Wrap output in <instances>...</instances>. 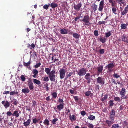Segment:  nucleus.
I'll list each match as a JSON object with an SVG mask.
<instances>
[{
    "mask_svg": "<svg viewBox=\"0 0 128 128\" xmlns=\"http://www.w3.org/2000/svg\"><path fill=\"white\" fill-rule=\"evenodd\" d=\"M122 41L128 43V36L126 34H123L121 37Z\"/></svg>",
    "mask_w": 128,
    "mask_h": 128,
    "instance_id": "9b49d317",
    "label": "nucleus"
},
{
    "mask_svg": "<svg viewBox=\"0 0 128 128\" xmlns=\"http://www.w3.org/2000/svg\"><path fill=\"white\" fill-rule=\"evenodd\" d=\"M55 70L51 71L50 73L48 74V77L51 81L55 82L56 79V75L55 74Z\"/></svg>",
    "mask_w": 128,
    "mask_h": 128,
    "instance_id": "f03ea898",
    "label": "nucleus"
},
{
    "mask_svg": "<svg viewBox=\"0 0 128 128\" xmlns=\"http://www.w3.org/2000/svg\"><path fill=\"white\" fill-rule=\"evenodd\" d=\"M127 25L124 24H121L120 27L121 29H125L126 28Z\"/></svg>",
    "mask_w": 128,
    "mask_h": 128,
    "instance_id": "7c9ffc66",
    "label": "nucleus"
},
{
    "mask_svg": "<svg viewBox=\"0 0 128 128\" xmlns=\"http://www.w3.org/2000/svg\"><path fill=\"white\" fill-rule=\"evenodd\" d=\"M92 9L94 12H95L97 9L98 6L95 3L93 4L91 6Z\"/></svg>",
    "mask_w": 128,
    "mask_h": 128,
    "instance_id": "aec40b11",
    "label": "nucleus"
},
{
    "mask_svg": "<svg viewBox=\"0 0 128 128\" xmlns=\"http://www.w3.org/2000/svg\"><path fill=\"white\" fill-rule=\"evenodd\" d=\"M59 72L60 78L61 79H62L64 78L65 76L66 70L64 69H61L59 70Z\"/></svg>",
    "mask_w": 128,
    "mask_h": 128,
    "instance_id": "39448f33",
    "label": "nucleus"
},
{
    "mask_svg": "<svg viewBox=\"0 0 128 128\" xmlns=\"http://www.w3.org/2000/svg\"><path fill=\"white\" fill-rule=\"evenodd\" d=\"M104 50L103 49H102L99 50V53L100 54H103L104 52Z\"/></svg>",
    "mask_w": 128,
    "mask_h": 128,
    "instance_id": "052dcab7",
    "label": "nucleus"
},
{
    "mask_svg": "<svg viewBox=\"0 0 128 128\" xmlns=\"http://www.w3.org/2000/svg\"><path fill=\"white\" fill-rule=\"evenodd\" d=\"M28 84L30 90L34 89V86L31 80H30L28 81Z\"/></svg>",
    "mask_w": 128,
    "mask_h": 128,
    "instance_id": "6e6552de",
    "label": "nucleus"
},
{
    "mask_svg": "<svg viewBox=\"0 0 128 128\" xmlns=\"http://www.w3.org/2000/svg\"><path fill=\"white\" fill-rule=\"evenodd\" d=\"M94 35L96 36H97L98 35V32L97 30H95L94 31Z\"/></svg>",
    "mask_w": 128,
    "mask_h": 128,
    "instance_id": "0e129e2a",
    "label": "nucleus"
},
{
    "mask_svg": "<svg viewBox=\"0 0 128 128\" xmlns=\"http://www.w3.org/2000/svg\"><path fill=\"white\" fill-rule=\"evenodd\" d=\"M51 69L48 68H45V72L47 74H48L50 72Z\"/></svg>",
    "mask_w": 128,
    "mask_h": 128,
    "instance_id": "473e14b6",
    "label": "nucleus"
},
{
    "mask_svg": "<svg viewBox=\"0 0 128 128\" xmlns=\"http://www.w3.org/2000/svg\"><path fill=\"white\" fill-rule=\"evenodd\" d=\"M64 104H60L57 106V109L59 111H60L64 108Z\"/></svg>",
    "mask_w": 128,
    "mask_h": 128,
    "instance_id": "6ab92c4d",
    "label": "nucleus"
},
{
    "mask_svg": "<svg viewBox=\"0 0 128 128\" xmlns=\"http://www.w3.org/2000/svg\"><path fill=\"white\" fill-rule=\"evenodd\" d=\"M49 121L46 118L44 120L43 124L44 125L48 126L49 125Z\"/></svg>",
    "mask_w": 128,
    "mask_h": 128,
    "instance_id": "393cba45",
    "label": "nucleus"
},
{
    "mask_svg": "<svg viewBox=\"0 0 128 128\" xmlns=\"http://www.w3.org/2000/svg\"><path fill=\"white\" fill-rule=\"evenodd\" d=\"M81 114L83 116H84L86 114V112L84 111H82L80 112Z\"/></svg>",
    "mask_w": 128,
    "mask_h": 128,
    "instance_id": "338daca9",
    "label": "nucleus"
},
{
    "mask_svg": "<svg viewBox=\"0 0 128 128\" xmlns=\"http://www.w3.org/2000/svg\"><path fill=\"white\" fill-rule=\"evenodd\" d=\"M32 72L34 74L32 75V76L34 78H36L38 73V71L36 69H34L33 70Z\"/></svg>",
    "mask_w": 128,
    "mask_h": 128,
    "instance_id": "f3484780",
    "label": "nucleus"
},
{
    "mask_svg": "<svg viewBox=\"0 0 128 128\" xmlns=\"http://www.w3.org/2000/svg\"><path fill=\"white\" fill-rule=\"evenodd\" d=\"M82 6L81 3H78L77 5H74V8L75 10H77L79 11L80 10V8Z\"/></svg>",
    "mask_w": 128,
    "mask_h": 128,
    "instance_id": "ddd939ff",
    "label": "nucleus"
},
{
    "mask_svg": "<svg viewBox=\"0 0 128 128\" xmlns=\"http://www.w3.org/2000/svg\"><path fill=\"white\" fill-rule=\"evenodd\" d=\"M2 104L4 105V106L6 108H8L10 105L9 102L7 100H6V101L4 100L2 101Z\"/></svg>",
    "mask_w": 128,
    "mask_h": 128,
    "instance_id": "1a4fd4ad",
    "label": "nucleus"
},
{
    "mask_svg": "<svg viewBox=\"0 0 128 128\" xmlns=\"http://www.w3.org/2000/svg\"><path fill=\"white\" fill-rule=\"evenodd\" d=\"M90 20L89 16L86 15L83 18L82 20H80L84 23V25L89 26L91 24L90 22Z\"/></svg>",
    "mask_w": 128,
    "mask_h": 128,
    "instance_id": "f257e3e1",
    "label": "nucleus"
},
{
    "mask_svg": "<svg viewBox=\"0 0 128 128\" xmlns=\"http://www.w3.org/2000/svg\"><path fill=\"white\" fill-rule=\"evenodd\" d=\"M108 95L107 94H105L104 95V97H103L101 99V100L102 102H105V100H106L108 98Z\"/></svg>",
    "mask_w": 128,
    "mask_h": 128,
    "instance_id": "79ce46f5",
    "label": "nucleus"
},
{
    "mask_svg": "<svg viewBox=\"0 0 128 128\" xmlns=\"http://www.w3.org/2000/svg\"><path fill=\"white\" fill-rule=\"evenodd\" d=\"M116 1H118L119 4H124V0H116Z\"/></svg>",
    "mask_w": 128,
    "mask_h": 128,
    "instance_id": "4d7b16f0",
    "label": "nucleus"
},
{
    "mask_svg": "<svg viewBox=\"0 0 128 128\" xmlns=\"http://www.w3.org/2000/svg\"><path fill=\"white\" fill-rule=\"evenodd\" d=\"M95 118L94 116L93 115L89 116H88V118L91 120H93Z\"/></svg>",
    "mask_w": 128,
    "mask_h": 128,
    "instance_id": "a18cd8bd",
    "label": "nucleus"
},
{
    "mask_svg": "<svg viewBox=\"0 0 128 128\" xmlns=\"http://www.w3.org/2000/svg\"><path fill=\"white\" fill-rule=\"evenodd\" d=\"M114 103L112 100H110L109 102V106L110 107L113 106Z\"/></svg>",
    "mask_w": 128,
    "mask_h": 128,
    "instance_id": "864d4df0",
    "label": "nucleus"
},
{
    "mask_svg": "<svg viewBox=\"0 0 128 128\" xmlns=\"http://www.w3.org/2000/svg\"><path fill=\"white\" fill-rule=\"evenodd\" d=\"M114 100L116 102H120V98L118 97H114Z\"/></svg>",
    "mask_w": 128,
    "mask_h": 128,
    "instance_id": "8fccbe9b",
    "label": "nucleus"
},
{
    "mask_svg": "<svg viewBox=\"0 0 128 128\" xmlns=\"http://www.w3.org/2000/svg\"><path fill=\"white\" fill-rule=\"evenodd\" d=\"M120 11L121 12V16H124L128 13V10L126 8H125L124 10H120Z\"/></svg>",
    "mask_w": 128,
    "mask_h": 128,
    "instance_id": "dca6fc26",
    "label": "nucleus"
},
{
    "mask_svg": "<svg viewBox=\"0 0 128 128\" xmlns=\"http://www.w3.org/2000/svg\"><path fill=\"white\" fill-rule=\"evenodd\" d=\"M113 76L116 78H118L120 77L119 75L118 74H117L114 73L113 75Z\"/></svg>",
    "mask_w": 128,
    "mask_h": 128,
    "instance_id": "69168bd1",
    "label": "nucleus"
},
{
    "mask_svg": "<svg viewBox=\"0 0 128 128\" xmlns=\"http://www.w3.org/2000/svg\"><path fill=\"white\" fill-rule=\"evenodd\" d=\"M58 55H57L56 54H54V55H52V60H53V62H56V59L57 58V56Z\"/></svg>",
    "mask_w": 128,
    "mask_h": 128,
    "instance_id": "e433bc0d",
    "label": "nucleus"
},
{
    "mask_svg": "<svg viewBox=\"0 0 128 128\" xmlns=\"http://www.w3.org/2000/svg\"><path fill=\"white\" fill-rule=\"evenodd\" d=\"M52 95L53 98H55L57 96V93L56 92H53L52 94Z\"/></svg>",
    "mask_w": 128,
    "mask_h": 128,
    "instance_id": "37998d69",
    "label": "nucleus"
},
{
    "mask_svg": "<svg viewBox=\"0 0 128 128\" xmlns=\"http://www.w3.org/2000/svg\"><path fill=\"white\" fill-rule=\"evenodd\" d=\"M99 6L98 8V10L100 12H102L103 10V8L104 6H102L100 5H99Z\"/></svg>",
    "mask_w": 128,
    "mask_h": 128,
    "instance_id": "09e8293b",
    "label": "nucleus"
},
{
    "mask_svg": "<svg viewBox=\"0 0 128 128\" xmlns=\"http://www.w3.org/2000/svg\"><path fill=\"white\" fill-rule=\"evenodd\" d=\"M20 78L22 81L24 82L25 81L26 78L23 75H22L20 77Z\"/></svg>",
    "mask_w": 128,
    "mask_h": 128,
    "instance_id": "bf43d9fd",
    "label": "nucleus"
},
{
    "mask_svg": "<svg viewBox=\"0 0 128 128\" xmlns=\"http://www.w3.org/2000/svg\"><path fill=\"white\" fill-rule=\"evenodd\" d=\"M58 103H60V104H64V101L62 99L60 98H59L58 99Z\"/></svg>",
    "mask_w": 128,
    "mask_h": 128,
    "instance_id": "49530a36",
    "label": "nucleus"
},
{
    "mask_svg": "<svg viewBox=\"0 0 128 128\" xmlns=\"http://www.w3.org/2000/svg\"><path fill=\"white\" fill-rule=\"evenodd\" d=\"M112 34V33L110 31L105 33V36L106 38H107L110 36Z\"/></svg>",
    "mask_w": 128,
    "mask_h": 128,
    "instance_id": "2f4dec72",
    "label": "nucleus"
},
{
    "mask_svg": "<svg viewBox=\"0 0 128 128\" xmlns=\"http://www.w3.org/2000/svg\"><path fill=\"white\" fill-rule=\"evenodd\" d=\"M30 119H28L27 121L26 122L24 121V122L23 124L24 126L25 127L28 126L30 124Z\"/></svg>",
    "mask_w": 128,
    "mask_h": 128,
    "instance_id": "2eb2a0df",
    "label": "nucleus"
},
{
    "mask_svg": "<svg viewBox=\"0 0 128 128\" xmlns=\"http://www.w3.org/2000/svg\"><path fill=\"white\" fill-rule=\"evenodd\" d=\"M60 33L62 34H65L68 33V30H66L65 28H63L60 29Z\"/></svg>",
    "mask_w": 128,
    "mask_h": 128,
    "instance_id": "a211bd4d",
    "label": "nucleus"
},
{
    "mask_svg": "<svg viewBox=\"0 0 128 128\" xmlns=\"http://www.w3.org/2000/svg\"><path fill=\"white\" fill-rule=\"evenodd\" d=\"M30 63L31 62L30 61L28 62L27 63L24 62L23 63V64L24 66H28L30 65Z\"/></svg>",
    "mask_w": 128,
    "mask_h": 128,
    "instance_id": "c03bdc74",
    "label": "nucleus"
},
{
    "mask_svg": "<svg viewBox=\"0 0 128 128\" xmlns=\"http://www.w3.org/2000/svg\"><path fill=\"white\" fill-rule=\"evenodd\" d=\"M48 7H49V5H48L47 4H45L43 6V8L44 9L47 10L48 8Z\"/></svg>",
    "mask_w": 128,
    "mask_h": 128,
    "instance_id": "774afa93",
    "label": "nucleus"
},
{
    "mask_svg": "<svg viewBox=\"0 0 128 128\" xmlns=\"http://www.w3.org/2000/svg\"><path fill=\"white\" fill-rule=\"evenodd\" d=\"M115 122V121H113L112 120H106L105 121V122L107 124L108 126L110 127L111 126V125L114 123Z\"/></svg>",
    "mask_w": 128,
    "mask_h": 128,
    "instance_id": "f8f14e48",
    "label": "nucleus"
},
{
    "mask_svg": "<svg viewBox=\"0 0 128 128\" xmlns=\"http://www.w3.org/2000/svg\"><path fill=\"white\" fill-rule=\"evenodd\" d=\"M19 112L18 113V111L16 110L14 111L13 112V113L12 114V116H15L16 118L18 117L20 115L19 114H20L21 113V112L19 110Z\"/></svg>",
    "mask_w": 128,
    "mask_h": 128,
    "instance_id": "4468645a",
    "label": "nucleus"
},
{
    "mask_svg": "<svg viewBox=\"0 0 128 128\" xmlns=\"http://www.w3.org/2000/svg\"><path fill=\"white\" fill-rule=\"evenodd\" d=\"M103 68V66L100 65L96 68L97 70V73L98 75L100 73H102Z\"/></svg>",
    "mask_w": 128,
    "mask_h": 128,
    "instance_id": "9d476101",
    "label": "nucleus"
},
{
    "mask_svg": "<svg viewBox=\"0 0 128 128\" xmlns=\"http://www.w3.org/2000/svg\"><path fill=\"white\" fill-rule=\"evenodd\" d=\"M114 67V64L111 62L106 66L105 68L108 69L109 72H111L113 71L112 68Z\"/></svg>",
    "mask_w": 128,
    "mask_h": 128,
    "instance_id": "20e7f679",
    "label": "nucleus"
},
{
    "mask_svg": "<svg viewBox=\"0 0 128 128\" xmlns=\"http://www.w3.org/2000/svg\"><path fill=\"white\" fill-rule=\"evenodd\" d=\"M106 40L105 38H102V36H100L99 40L102 43H104L106 42Z\"/></svg>",
    "mask_w": 128,
    "mask_h": 128,
    "instance_id": "4c0bfd02",
    "label": "nucleus"
},
{
    "mask_svg": "<svg viewBox=\"0 0 128 128\" xmlns=\"http://www.w3.org/2000/svg\"><path fill=\"white\" fill-rule=\"evenodd\" d=\"M30 90L28 88H24L22 89V92L25 94H26L28 93Z\"/></svg>",
    "mask_w": 128,
    "mask_h": 128,
    "instance_id": "412c9836",
    "label": "nucleus"
},
{
    "mask_svg": "<svg viewBox=\"0 0 128 128\" xmlns=\"http://www.w3.org/2000/svg\"><path fill=\"white\" fill-rule=\"evenodd\" d=\"M115 111L114 109H112L111 111L110 112V114L113 115H115Z\"/></svg>",
    "mask_w": 128,
    "mask_h": 128,
    "instance_id": "de8ad7c7",
    "label": "nucleus"
},
{
    "mask_svg": "<svg viewBox=\"0 0 128 128\" xmlns=\"http://www.w3.org/2000/svg\"><path fill=\"white\" fill-rule=\"evenodd\" d=\"M126 94H120L121 96V99L122 100L123 99H127L128 97L126 96L125 95Z\"/></svg>",
    "mask_w": 128,
    "mask_h": 128,
    "instance_id": "72a5a7b5",
    "label": "nucleus"
},
{
    "mask_svg": "<svg viewBox=\"0 0 128 128\" xmlns=\"http://www.w3.org/2000/svg\"><path fill=\"white\" fill-rule=\"evenodd\" d=\"M85 95L86 96H89L90 94L93 95V93H91V92L90 91H88L85 93Z\"/></svg>",
    "mask_w": 128,
    "mask_h": 128,
    "instance_id": "ea45409f",
    "label": "nucleus"
},
{
    "mask_svg": "<svg viewBox=\"0 0 128 128\" xmlns=\"http://www.w3.org/2000/svg\"><path fill=\"white\" fill-rule=\"evenodd\" d=\"M120 127L118 124H114L112 125L111 128H119Z\"/></svg>",
    "mask_w": 128,
    "mask_h": 128,
    "instance_id": "58836bf2",
    "label": "nucleus"
},
{
    "mask_svg": "<svg viewBox=\"0 0 128 128\" xmlns=\"http://www.w3.org/2000/svg\"><path fill=\"white\" fill-rule=\"evenodd\" d=\"M27 47L28 48H29L30 49H32V48L34 49L35 47V46L33 43H32L31 45L28 44H27Z\"/></svg>",
    "mask_w": 128,
    "mask_h": 128,
    "instance_id": "5701e85b",
    "label": "nucleus"
},
{
    "mask_svg": "<svg viewBox=\"0 0 128 128\" xmlns=\"http://www.w3.org/2000/svg\"><path fill=\"white\" fill-rule=\"evenodd\" d=\"M50 6L52 8H54L58 6V4L54 2H52L50 4Z\"/></svg>",
    "mask_w": 128,
    "mask_h": 128,
    "instance_id": "cd10ccee",
    "label": "nucleus"
},
{
    "mask_svg": "<svg viewBox=\"0 0 128 128\" xmlns=\"http://www.w3.org/2000/svg\"><path fill=\"white\" fill-rule=\"evenodd\" d=\"M72 36L76 39L79 38L80 37V35L76 32L72 34Z\"/></svg>",
    "mask_w": 128,
    "mask_h": 128,
    "instance_id": "a878e982",
    "label": "nucleus"
},
{
    "mask_svg": "<svg viewBox=\"0 0 128 128\" xmlns=\"http://www.w3.org/2000/svg\"><path fill=\"white\" fill-rule=\"evenodd\" d=\"M112 10L113 13L115 15L117 14L116 13L117 10L116 7L114 6L112 8Z\"/></svg>",
    "mask_w": 128,
    "mask_h": 128,
    "instance_id": "c9c22d12",
    "label": "nucleus"
},
{
    "mask_svg": "<svg viewBox=\"0 0 128 128\" xmlns=\"http://www.w3.org/2000/svg\"><path fill=\"white\" fill-rule=\"evenodd\" d=\"M126 92L125 88H122L120 91L119 94H126Z\"/></svg>",
    "mask_w": 128,
    "mask_h": 128,
    "instance_id": "c85d7f7f",
    "label": "nucleus"
},
{
    "mask_svg": "<svg viewBox=\"0 0 128 128\" xmlns=\"http://www.w3.org/2000/svg\"><path fill=\"white\" fill-rule=\"evenodd\" d=\"M48 76H45L43 79V81L44 82H48L49 80Z\"/></svg>",
    "mask_w": 128,
    "mask_h": 128,
    "instance_id": "3c124183",
    "label": "nucleus"
},
{
    "mask_svg": "<svg viewBox=\"0 0 128 128\" xmlns=\"http://www.w3.org/2000/svg\"><path fill=\"white\" fill-rule=\"evenodd\" d=\"M74 74H75V71H74L73 72H70L69 73L67 72L66 74V75L67 76V78H68L69 77L71 76Z\"/></svg>",
    "mask_w": 128,
    "mask_h": 128,
    "instance_id": "4be33fe9",
    "label": "nucleus"
},
{
    "mask_svg": "<svg viewBox=\"0 0 128 128\" xmlns=\"http://www.w3.org/2000/svg\"><path fill=\"white\" fill-rule=\"evenodd\" d=\"M41 64L40 62L38 63H36V65L34 66V67L35 68H37L40 66Z\"/></svg>",
    "mask_w": 128,
    "mask_h": 128,
    "instance_id": "680f3d73",
    "label": "nucleus"
},
{
    "mask_svg": "<svg viewBox=\"0 0 128 128\" xmlns=\"http://www.w3.org/2000/svg\"><path fill=\"white\" fill-rule=\"evenodd\" d=\"M32 122L34 124H36V123L38 122L37 119L36 118L33 119Z\"/></svg>",
    "mask_w": 128,
    "mask_h": 128,
    "instance_id": "13d9d810",
    "label": "nucleus"
},
{
    "mask_svg": "<svg viewBox=\"0 0 128 128\" xmlns=\"http://www.w3.org/2000/svg\"><path fill=\"white\" fill-rule=\"evenodd\" d=\"M70 119L71 121L73 120L75 121L76 120V118L74 115V114L72 115L71 116V114H70Z\"/></svg>",
    "mask_w": 128,
    "mask_h": 128,
    "instance_id": "c756f323",
    "label": "nucleus"
},
{
    "mask_svg": "<svg viewBox=\"0 0 128 128\" xmlns=\"http://www.w3.org/2000/svg\"><path fill=\"white\" fill-rule=\"evenodd\" d=\"M78 74L79 76H83L86 74V68H83L79 69L78 71H76Z\"/></svg>",
    "mask_w": 128,
    "mask_h": 128,
    "instance_id": "7ed1b4c3",
    "label": "nucleus"
},
{
    "mask_svg": "<svg viewBox=\"0 0 128 128\" xmlns=\"http://www.w3.org/2000/svg\"><path fill=\"white\" fill-rule=\"evenodd\" d=\"M96 82L98 83L103 85L105 83V78L99 76L96 78Z\"/></svg>",
    "mask_w": 128,
    "mask_h": 128,
    "instance_id": "0eeeda50",
    "label": "nucleus"
},
{
    "mask_svg": "<svg viewBox=\"0 0 128 128\" xmlns=\"http://www.w3.org/2000/svg\"><path fill=\"white\" fill-rule=\"evenodd\" d=\"M33 81L34 84H35L38 85H39L41 84V83L40 81L36 79H33Z\"/></svg>",
    "mask_w": 128,
    "mask_h": 128,
    "instance_id": "b1692460",
    "label": "nucleus"
},
{
    "mask_svg": "<svg viewBox=\"0 0 128 128\" xmlns=\"http://www.w3.org/2000/svg\"><path fill=\"white\" fill-rule=\"evenodd\" d=\"M99 5H100L102 6H104V0H102L100 2Z\"/></svg>",
    "mask_w": 128,
    "mask_h": 128,
    "instance_id": "6e6d98bb",
    "label": "nucleus"
},
{
    "mask_svg": "<svg viewBox=\"0 0 128 128\" xmlns=\"http://www.w3.org/2000/svg\"><path fill=\"white\" fill-rule=\"evenodd\" d=\"M58 120V119L57 118H54L52 121V124H56V122Z\"/></svg>",
    "mask_w": 128,
    "mask_h": 128,
    "instance_id": "603ef678",
    "label": "nucleus"
},
{
    "mask_svg": "<svg viewBox=\"0 0 128 128\" xmlns=\"http://www.w3.org/2000/svg\"><path fill=\"white\" fill-rule=\"evenodd\" d=\"M110 3L111 4L112 6L113 7L115 6L116 2L114 0H108Z\"/></svg>",
    "mask_w": 128,
    "mask_h": 128,
    "instance_id": "bb28decb",
    "label": "nucleus"
},
{
    "mask_svg": "<svg viewBox=\"0 0 128 128\" xmlns=\"http://www.w3.org/2000/svg\"><path fill=\"white\" fill-rule=\"evenodd\" d=\"M18 92L17 91H12L11 92H10V94L11 96L14 95V94L16 95L17 96H18Z\"/></svg>",
    "mask_w": 128,
    "mask_h": 128,
    "instance_id": "a19ab883",
    "label": "nucleus"
},
{
    "mask_svg": "<svg viewBox=\"0 0 128 128\" xmlns=\"http://www.w3.org/2000/svg\"><path fill=\"white\" fill-rule=\"evenodd\" d=\"M92 75H90V73H87L86 74L84 78L85 79L87 80V84H89L90 83L92 79Z\"/></svg>",
    "mask_w": 128,
    "mask_h": 128,
    "instance_id": "423d86ee",
    "label": "nucleus"
},
{
    "mask_svg": "<svg viewBox=\"0 0 128 128\" xmlns=\"http://www.w3.org/2000/svg\"><path fill=\"white\" fill-rule=\"evenodd\" d=\"M115 115L109 114V119L110 120H112L113 121H115L114 120Z\"/></svg>",
    "mask_w": 128,
    "mask_h": 128,
    "instance_id": "f704fd0d",
    "label": "nucleus"
},
{
    "mask_svg": "<svg viewBox=\"0 0 128 128\" xmlns=\"http://www.w3.org/2000/svg\"><path fill=\"white\" fill-rule=\"evenodd\" d=\"M86 125L89 128H93L94 127V126L93 124L90 123H88Z\"/></svg>",
    "mask_w": 128,
    "mask_h": 128,
    "instance_id": "5fc2aeb1",
    "label": "nucleus"
},
{
    "mask_svg": "<svg viewBox=\"0 0 128 128\" xmlns=\"http://www.w3.org/2000/svg\"><path fill=\"white\" fill-rule=\"evenodd\" d=\"M122 124L124 126H126L128 125V122L126 120H125L124 121Z\"/></svg>",
    "mask_w": 128,
    "mask_h": 128,
    "instance_id": "e2e57ef3",
    "label": "nucleus"
}]
</instances>
